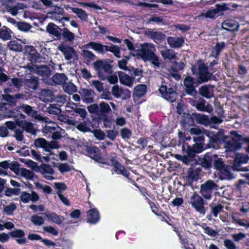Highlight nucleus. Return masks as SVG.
Listing matches in <instances>:
<instances>
[{
    "mask_svg": "<svg viewBox=\"0 0 249 249\" xmlns=\"http://www.w3.org/2000/svg\"><path fill=\"white\" fill-rule=\"evenodd\" d=\"M55 90L53 89H41L38 93L39 99L44 103L53 101Z\"/></svg>",
    "mask_w": 249,
    "mask_h": 249,
    "instance_id": "obj_13",
    "label": "nucleus"
},
{
    "mask_svg": "<svg viewBox=\"0 0 249 249\" xmlns=\"http://www.w3.org/2000/svg\"><path fill=\"white\" fill-rule=\"evenodd\" d=\"M16 205L13 203H11L4 207L3 212L7 214L10 215L12 214L13 212L16 209Z\"/></svg>",
    "mask_w": 249,
    "mask_h": 249,
    "instance_id": "obj_64",
    "label": "nucleus"
},
{
    "mask_svg": "<svg viewBox=\"0 0 249 249\" xmlns=\"http://www.w3.org/2000/svg\"><path fill=\"white\" fill-rule=\"evenodd\" d=\"M47 111L50 114L59 115L61 112V108L56 104H51L47 108Z\"/></svg>",
    "mask_w": 249,
    "mask_h": 249,
    "instance_id": "obj_53",
    "label": "nucleus"
},
{
    "mask_svg": "<svg viewBox=\"0 0 249 249\" xmlns=\"http://www.w3.org/2000/svg\"><path fill=\"white\" fill-rule=\"evenodd\" d=\"M65 133V130L59 127L54 132H53L52 138L54 140H59L64 136Z\"/></svg>",
    "mask_w": 249,
    "mask_h": 249,
    "instance_id": "obj_54",
    "label": "nucleus"
},
{
    "mask_svg": "<svg viewBox=\"0 0 249 249\" xmlns=\"http://www.w3.org/2000/svg\"><path fill=\"white\" fill-rule=\"evenodd\" d=\"M199 78L201 82H205L210 80L212 76V73L208 71V69L204 64L199 65Z\"/></svg>",
    "mask_w": 249,
    "mask_h": 249,
    "instance_id": "obj_16",
    "label": "nucleus"
},
{
    "mask_svg": "<svg viewBox=\"0 0 249 249\" xmlns=\"http://www.w3.org/2000/svg\"><path fill=\"white\" fill-rule=\"evenodd\" d=\"M27 68L30 72L36 73L42 77V81L47 84L52 85L51 79L49 78L51 74V70L46 65L37 66L36 65H28Z\"/></svg>",
    "mask_w": 249,
    "mask_h": 249,
    "instance_id": "obj_1",
    "label": "nucleus"
},
{
    "mask_svg": "<svg viewBox=\"0 0 249 249\" xmlns=\"http://www.w3.org/2000/svg\"><path fill=\"white\" fill-rule=\"evenodd\" d=\"M112 163L114 167L115 171L118 174H121L126 178H129V173L123 165L116 160H113Z\"/></svg>",
    "mask_w": 249,
    "mask_h": 249,
    "instance_id": "obj_29",
    "label": "nucleus"
},
{
    "mask_svg": "<svg viewBox=\"0 0 249 249\" xmlns=\"http://www.w3.org/2000/svg\"><path fill=\"white\" fill-rule=\"evenodd\" d=\"M9 168L15 174H18L19 172V164L16 161H12L9 163Z\"/></svg>",
    "mask_w": 249,
    "mask_h": 249,
    "instance_id": "obj_61",
    "label": "nucleus"
},
{
    "mask_svg": "<svg viewBox=\"0 0 249 249\" xmlns=\"http://www.w3.org/2000/svg\"><path fill=\"white\" fill-rule=\"evenodd\" d=\"M46 30L49 34L57 38H59L61 35L62 29L59 28L58 26L54 23H50L47 26Z\"/></svg>",
    "mask_w": 249,
    "mask_h": 249,
    "instance_id": "obj_28",
    "label": "nucleus"
},
{
    "mask_svg": "<svg viewBox=\"0 0 249 249\" xmlns=\"http://www.w3.org/2000/svg\"><path fill=\"white\" fill-rule=\"evenodd\" d=\"M216 7L214 8L211 9L207 11V13L205 14H201L199 16H214L215 14H217L219 12L223 10H226L227 9V8L225 4L220 5L216 4L215 5Z\"/></svg>",
    "mask_w": 249,
    "mask_h": 249,
    "instance_id": "obj_38",
    "label": "nucleus"
},
{
    "mask_svg": "<svg viewBox=\"0 0 249 249\" xmlns=\"http://www.w3.org/2000/svg\"><path fill=\"white\" fill-rule=\"evenodd\" d=\"M92 65L98 77L102 80H105L107 74L112 73V67L106 60H98L93 62Z\"/></svg>",
    "mask_w": 249,
    "mask_h": 249,
    "instance_id": "obj_2",
    "label": "nucleus"
},
{
    "mask_svg": "<svg viewBox=\"0 0 249 249\" xmlns=\"http://www.w3.org/2000/svg\"><path fill=\"white\" fill-rule=\"evenodd\" d=\"M156 51L155 46L152 43H144L141 45V48L138 52L139 56L151 53Z\"/></svg>",
    "mask_w": 249,
    "mask_h": 249,
    "instance_id": "obj_24",
    "label": "nucleus"
},
{
    "mask_svg": "<svg viewBox=\"0 0 249 249\" xmlns=\"http://www.w3.org/2000/svg\"><path fill=\"white\" fill-rule=\"evenodd\" d=\"M191 134L196 135L197 136L203 134L205 135L208 139L209 142L206 144V148H214L218 141V136L214 134L212 132L208 131L204 129H201L197 127H192L189 131Z\"/></svg>",
    "mask_w": 249,
    "mask_h": 249,
    "instance_id": "obj_3",
    "label": "nucleus"
},
{
    "mask_svg": "<svg viewBox=\"0 0 249 249\" xmlns=\"http://www.w3.org/2000/svg\"><path fill=\"white\" fill-rule=\"evenodd\" d=\"M17 27L20 30L27 32L30 30L32 26L29 24L27 23L18 22H17Z\"/></svg>",
    "mask_w": 249,
    "mask_h": 249,
    "instance_id": "obj_62",
    "label": "nucleus"
},
{
    "mask_svg": "<svg viewBox=\"0 0 249 249\" xmlns=\"http://www.w3.org/2000/svg\"><path fill=\"white\" fill-rule=\"evenodd\" d=\"M218 186L213 180H208L200 185L199 193L206 199L210 200L214 190H218Z\"/></svg>",
    "mask_w": 249,
    "mask_h": 249,
    "instance_id": "obj_4",
    "label": "nucleus"
},
{
    "mask_svg": "<svg viewBox=\"0 0 249 249\" xmlns=\"http://www.w3.org/2000/svg\"><path fill=\"white\" fill-rule=\"evenodd\" d=\"M146 91V86L144 85H139L134 88V94L138 97L143 96Z\"/></svg>",
    "mask_w": 249,
    "mask_h": 249,
    "instance_id": "obj_44",
    "label": "nucleus"
},
{
    "mask_svg": "<svg viewBox=\"0 0 249 249\" xmlns=\"http://www.w3.org/2000/svg\"><path fill=\"white\" fill-rule=\"evenodd\" d=\"M81 55L88 62H91L96 57L92 52L86 49L82 50Z\"/></svg>",
    "mask_w": 249,
    "mask_h": 249,
    "instance_id": "obj_48",
    "label": "nucleus"
},
{
    "mask_svg": "<svg viewBox=\"0 0 249 249\" xmlns=\"http://www.w3.org/2000/svg\"><path fill=\"white\" fill-rule=\"evenodd\" d=\"M57 167L62 174L68 172L72 169L71 166L67 163L59 164Z\"/></svg>",
    "mask_w": 249,
    "mask_h": 249,
    "instance_id": "obj_58",
    "label": "nucleus"
},
{
    "mask_svg": "<svg viewBox=\"0 0 249 249\" xmlns=\"http://www.w3.org/2000/svg\"><path fill=\"white\" fill-rule=\"evenodd\" d=\"M59 147V145L55 140H53L50 142H48L47 152L49 154L47 156L43 157V159L45 161L47 162L49 161L51 159L50 156L54 155L53 153L50 150V149H58Z\"/></svg>",
    "mask_w": 249,
    "mask_h": 249,
    "instance_id": "obj_26",
    "label": "nucleus"
},
{
    "mask_svg": "<svg viewBox=\"0 0 249 249\" xmlns=\"http://www.w3.org/2000/svg\"><path fill=\"white\" fill-rule=\"evenodd\" d=\"M240 139V135L235 136V138H232L231 140L228 141L226 147L231 151L239 149L241 147V144L238 142Z\"/></svg>",
    "mask_w": 249,
    "mask_h": 249,
    "instance_id": "obj_27",
    "label": "nucleus"
},
{
    "mask_svg": "<svg viewBox=\"0 0 249 249\" xmlns=\"http://www.w3.org/2000/svg\"><path fill=\"white\" fill-rule=\"evenodd\" d=\"M213 160V155H210L209 153H206L203 158L199 159L198 163L205 168H210L212 166Z\"/></svg>",
    "mask_w": 249,
    "mask_h": 249,
    "instance_id": "obj_25",
    "label": "nucleus"
},
{
    "mask_svg": "<svg viewBox=\"0 0 249 249\" xmlns=\"http://www.w3.org/2000/svg\"><path fill=\"white\" fill-rule=\"evenodd\" d=\"M205 103L206 101L204 99L200 98L196 104V107L199 111L211 113L213 110L212 105L209 104H207L205 105Z\"/></svg>",
    "mask_w": 249,
    "mask_h": 249,
    "instance_id": "obj_23",
    "label": "nucleus"
},
{
    "mask_svg": "<svg viewBox=\"0 0 249 249\" xmlns=\"http://www.w3.org/2000/svg\"><path fill=\"white\" fill-rule=\"evenodd\" d=\"M167 41L170 47L172 48H179L183 45L184 42L182 37H168Z\"/></svg>",
    "mask_w": 249,
    "mask_h": 249,
    "instance_id": "obj_21",
    "label": "nucleus"
},
{
    "mask_svg": "<svg viewBox=\"0 0 249 249\" xmlns=\"http://www.w3.org/2000/svg\"><path fill=\"white\" fill-rule=\"evenodd\" d=\"M144 61H149L155 68H159L160 65V58L154 53L140 55Z\"/></svg>",
    "mask_w": 249,
    "mask_h": 249,
    "instance_id": "obj_17",
    "label": "nucleus"
},
{
    "mask_svg": "<svg viewBox=\"0 0 249 249\" xmlns=\"http://www.w3.org/2000/svg\"><path fill=\"white\" fill-rule=\"evenodd\" d=\"M41 173L43 178L48 180H53L55 178L53 176L54 174V171L52 167L46 164H42L40 166Z\"/></svg>",
    "mask_w": 249,
    "mask_h": 249,
    "instance_id": "obj_14",
    "label": "nucleus"
},
{
    "mask_svg": "<svg viewBox=\"0 0 249 249\" xmlns=\"http://www.w3.org/2000/svg\"><path fill=\"white\" fill-rule=\"evenodd\" d=\"M25 8H26V6L24 4L20 2L14 6H6L5 7V10L13 16L17 14H22V13H23V16H27L26 12L24 10Z\"/></svg>",
    "mask_w": 249,
    "mask_h": 249,
    "instance_id": "obj_12",
    "label": "nucleus"
},
{
    "mask_svg": "<svg viewBox=\"0 0 249 249\" xmlns=\"http://www.w3.org/2000/svg\"><path fill=\"white\" fill-rule=\"evenodd\" d=\"M210 87V85H204L201 87L199 89L200 94L206 98H211L213 96V93L212 91L209 89V87Z\"/></svg>",
    "mask_w": 249,
    "mask_h": 249,
    "instance_id": "obj_45",
    "label": "nucleus"
},
{
    "mask_svg": "<svg viewBox=\"0 0 249 249\" xmlns=\"http://www.w3.org/2000/svg\"><path fill=\"white\" fill-rule=\"evenodd\" d=\"M20 198L24 203H27L30 201L36 202L38 200L39 196L34 191H32L31 194L24 191L21 192Z\"/></svg>",
    "mask_w": 249,
    "mask_h": 249,
    "instance_id": "obj_15",
    "label": "nucleus"
},
{
    "mask_svg": "<svg viewBox=\"0 0 249 249\" xmlns=\"http://www.w3.org/2000/svg\"><path fill=\"white\" fill-rule=\"evenodd\" d=\"M196 118L198 123L205 125H208L210 123L209 117L204 114H196Z\"/></svg>",
    "mask_w": 249,
    "mask_h": 249,
    "instance_id": "obj_47",
    "label": "nucleus"
},
{
    "mask_svg": "<svg viewBox=\"0 0 249 249\" xmlns=\"http://www.w3.org/2000/svg\"><path fill=\"white\" fill-rule=\"evenodd\" d=\"M87 222L91 224H94L99 220V214L98 211L95 209H90L88 212Z\"/></svg>",
    "mask_w": 249,
    "mask_h": 249,
    "instance_id": "obj_31",
    "label": "nucleus"
},
{
    "mask_svg": "<svg viewBox=\"0 0 249 249\" xmlns=\"http://www.w3.org/2000/svg\"><path fill=\"white\" fill-rule=\"evenodd\" d=\"M119 80L122 84L124 85L129 87H131L133 85V80L127 74L124 73L122 71L118 72Z\"/></svg>",
    "mask_w": 249,
    "mask_h": 249,
    "instance_id": "obj_32",
    "label": "nucleus"
},
{
    "mask_svg": "<svg viewBox=\"0 0 249 249\" xmlns=\"http://www.w3.org/2000/svg\"><path fill=\"white\" fill-rule=\"evenodd\" d=\"M223 210V206L221 204H218L213 207L211 210V213L214 217H216L218 214Z\"/></svg>",
    "mask_w": 249,
    "mask_h": 249,
    "instance_id": "obj_59",
    "label": "nucleus"
},
{
    "mask_svg": "<svg viewBox=\"0 0 249 249\" xmlns=\"http://www.w3.org/2000/svg\"><path fill=\"white\" fill-rule=\"evenodd\" d=\"M15 123L16 124L22 127V130L26 132L35 135L36 129L34 127L33 124L25 120H20L17 117H15Z\"/></svg>",
    "mask_w": 249,
    "mask_h": 249,
    "instance_id": "obj_9",
    "label": "nucleus"
},
{
    "mask_svg": "<svg viewBox=\"0 0 249 249\" xmlns=\"http://www.w3.org/2000/svg\"><path fill=\"white\" fill-rule=\"evenodd\" d=\"M18 109H21L22 110L29 116L33 117L36 111L34 109V107L28 105H22L18 107Z\"/></svg>",
    "mask_w": 249,
    "mask_h": 249,
    "instance_id": "obj_42",
    "label": "nucleus"
},
{
    "mask_svg": "<svg viewBox=\"0 0 249 249\" xmlns=\"http://www.w3.org/2000/svg\"><path fill=\"white\" fill-rule=\"evenodd\" d=\"M34 144L36 147L42 148L47 152L48 142L45 139L39 138L36 139Z\"/></svg>",
    "mask_w": 249,
    "mask_h": 249,
    "instance_id": "obj_49",
    "label": "nucleus"
},
{
    "mask_svg": "<svg viewBox=\"0 0 249 249\" xmlns=\"http://www.w3.org/2000/svg\"><path fill=\"white\" fill-rule=\"evenodd\" d=\"M44 214L48 218L49 221L54 222L56 224L60 225L64 220L63 217L57 215L54 213H44Z\"/></svg>",
    "mask_w": 249,
    "mask_h": 249,
    "instance_id": "obj_37",
    "label": "nucleus"
},
{
    "mask_svg": "<svg viewBox=\"0 0 249 249\" xmlns=\"http://www.w3.org/2000/svg\"><path fill=\"white\" fill-rule=\"evenodd\" d=\"M99 108V116L105 123L107 121V117L106 114L109 113L111 111V109L109 105L105 102H102L100 103Z\"/></svg>",
    "mask_w": 249,
    "mask_h": 249,
    "instance_id": "obj_20",
    "label": "nucleus"
},
{
    "mask_svg": "<svg viewBox=\"0 0 249 249\" xmlns=\"http://www.w3.org/2000/svg\"><path fill=\"white\" fill-rule=\"evenodd\" d=\"M189 203L196 211L201 214H205L204 200L201 196L195 193L190 197Z\"/></svg>",
    "mask_w": 249,
    "mask_h": 249,
    "instance_id": "obj_6",
    "label": "nucleus"
},
{
    "mask_svg": "<svg viewBox=\"0 0 249 249\" xmlns=\"http://www.w3.org/2000/svg\"><path fill=\"white\" fill-rule=\"evenodd\" d=\"M24 84L28 88L35 90L39 86L38 78L36 76H31L29 78L25 80Z\"/></svg>",
    "mask_w": 249,
    "mask_h": 249,
    "instance_id": "obj_33",
    "label": "nucleus"
},
{
    "mask_svg": "<svg viewBox=\"0 0 249 249\" xmlns=\"http://www.w3.org/2000/svg\"><path fill=\"white\" fill-rule=\"evenodd\" d=\"M231 166L227 165L220 172L219 178L221 180H231L235 178L234 174L232 172Z\"/></svg>",
    "mask_w": 249,
    "mask_h": 249,
    "instance_id": "obj_18",
    "label": "nucleus"
},
{
    "mask_svg": "<svg viewBox=\"0 0 249 249\" xmlns=\"http://www.w3.org/2000/svg\"><path fill=\"white\" fill-rule=\"evenodd\" d=\"M8 48L11 51L14 52H22V46L17 40H11L7 45Z\"/></svg>",
    "mask_w": 249,
    "mask_h": 249,
    "instance_id": "obj_40",
    "label": "nucleus"
},
{
    "mask_svg": "<svg viewBox=\"0 0 249 249\" xmlns=\"http://www.w3.org/2000/svg\"><path fill=\"white\" fill-rule=\"evenodd\" d=\"M160 53L164 59H169L170 61L178 59L176 56L175 51L171 49L161 50Z\"/></svg>",
    "mask_w": 249,
    "mask_h": 249,
    "instance_id": "obj_34",
    "label": "nucleus"
},
{
    "mask_svg": "<svg viewBox=\"0 0 249 249\" xmlns=\"http://www.w3.org/2000/svg\"><path fill=\"white\" fill-rule=\"evenodd\" d=\"M19 193L20 189L19 188H8L5 191V195L7 196H11L13 195L18 196Z\"/></svg>",
    "mask_w": 249,
    "mask_h": 249,
    "instance_id": "obj_60",
    "label": "nucleus"
},
{
    "mask_svg": "<svg viewBox=\"0 0 249 249\" xmlns=\"http://www.w3.org/2000/svg\"><path fill=\"white\" fill-rule=\"evenodd\" d=\"M224 246L227 249H237L235 244L230 239H225L224 241Z\"/></svg>",
    "mask_w": 249,
    "mask_h": 249,
    "instance_id": "obj_63",
    "label": "nucleus"
},
{
    "mask_svg": "<svg viewBox=\"0 0 249 249\" xmlns=\"http://www.w3.org/2000/svg\"><path fill=\"white\" fill-rule=\"evenodd\" d=\"M62 36L64 39L66 41H71L74 38V34L68 30L67 28H64L62 31Z\"/></svg>",
    "mask_w": 249,
    "mask_h": 249,
    "instance_id": "obj_51",
    "label": "nucleus"
},
{
    "mask_svg": "<svg viewBox=\"0 0 249 249\" xmlns=\"http://www.w3.org/2000/svg\"><path fill=\"white\" fill-rule=\"evenodd\" d=\"M67 96L64 94L59 93L55 94V91L54 93V96L53 101L61 104H64L67 102Z\"/></svg>",
    "mask_w": 249,
    "mask_h": 249,
    "instance_id": "obj_50",
    "label": "nucleus"
},
{
    "mask_svg": "<svg viewBox=\"0 0 249 249\" xmlns=\"http://www.w3.org/2000/svg\"><path fill=\"white\" fill-rule=\"evenodd\" d=\"M58 49L62 53L67 60H71L75 53V51L72 48L64 45L59 46Z\"/></svg>",
    "mask_w": 249,
    "mask_h": 249,
    "instance_id": "obj_22",
    "label": "nucleus"
},
{
    "mask_svg": "<svg viewBox=\"0 0 249 249\" xmlns=\"http://www.w3.org/2000/svg\"><path fill=\"white\" fill-rule=\"evenodd\" d=\"M160 92L162 94V97L170 102H175L178 97L177 92L172 88H168L163 83L159 89Z\"/></svg>",
    "mask_w": 249,
    "mask_h": 249,
    "instance_id": "obj_7",
    "label": "nucleus"
},
{
    "mask_svg": "<svg viewBox=\"0 0 249 249\" xmlns=\"http://www.w3.org/2000/svg\"><path fill=\"white\" fill-rule=\"evenodd\" d=\"M107 48L106 49V52L109 51L113 53L114 55L120 58V48L117 46L112 45L110 46H107Z\"/></svg>",
    "mask_w": 249,
    "mask_h": 249,
    "instance_id": "obj_55",
    "label": "nucleus"
},
{
    "mask_svg": "<svg viewBox=\"0 0 249 249\" xmlns=\"http://www.w3.org/2000/svg\"><path fill=\"white\" fill-rule=\"evenodd\" d=\"M213 166L219 172L227 165L224 163L222 159L218 157L217 155L213 154Z\"/></svg>",
    "mask_w": 249,
    "mask_h": 249,
    "instance_id": "obj_36",
    "label": "nucleus"
},
{
    "mask_svg": "<svg viewBox=\"0 0 249 249\" xmlns=\"http://www.w3.org/2000/svg\"><path fill=\"white\" fill-rule=\"evenodd\" d=\"M144 35L151 39L161 42L164 39L165 35L160 32L154 31L152 29H147L144 31Z\"/></svg>",
    "mask_w": 249,
    "mask_h": 249,
    "instance_id": "obj_19",
    "label": "nucleus"
},
{
    "mask_svg": "<svg viewBox=\"0 0 249 249\" xmlns=\"http://www.w3.org/2000/svg\"><path fill=\"white\" fill-rule=\"evenodd\" d=\"M225 43L223 42L217 43L212 52V56L217 58L219 56L220 52L224 48Z\"/></svg>",
    "mask_w": 249,
    "mask_h": 249,
    "instance_id": "obj_52",
    "label": "nucleus"
},
{
    "mask_svg": "<svg viewBox=\"0 0 249 249\" xmlns=\"http://www.w3.org/2000/svg\"><path fill=\"white\" fill-rule=\"evenodd\" d=\"M31 222L36 226H41L44 222V218L37 215H34L31 217Z\"/></svg>",
    "mask_w": 249,
    "mask_h": 249,
    "instance_id": "obj_56",
    "label": "nucleus"
},
{
    "mask_svg": "<svg viewBox=\"0 0 249 249\" xmlns=\"http://www.w3.org/2000/svg\"><path fill=\"white\" fill-rule=\"evenodd\" d=\"M62 89L64 91L69 94H71L77 91L76 86L71 82H65L62 86Z\"/></svg>",
    "mask_w": 249,
    "mask_h": 249,
    "instance_id": "obj_39",
    "label": "nucleus"
},
{
    "mask_svg": "<svg viewBox=\"0 0 249 249\" xmlns=\"http://www.w3.org/2000/svg\"><path fill=\"white\" fill-rule=\"evenodd\" d=\"M11 31L6 26H3L0 29V38L6 41L11 38Z\"/></svg>",
    "mask_w": 249,
    "mask_h": 249,
    "instance_id": "obj_41",
    "label": "nucleus"
},
{
    "mask_svg": "<svg viewBox=\"0 0 249 249\" xmlns=\"http://www.w3.org/2000/svg\"><path fill=\"white\" fill-rule=\"evenodd\" d=\"M79 93L84 103H91L94 101L95 93L93 90L90 89H80Z\"/></svg>",
    "mask_w": 249,
    "mask_h": 249,
    "instance_id": "obj_11",
    "label": "nucleus"
},
{
    "mask_svg": "<svg viewBox=\"0 0 249 249\" xmlns=\"http://www.w3.org/2000/svg\"><path fill=\"white\" fill-rule=\"evenodd\" d=\"M20 175L28 179H30L33 177V172L26 168H21L19 170Z\"/></svg>",
    "mask_w": 249,
    "mask_h": 249,
    "instance_id": "obj_57",
    "label": "nucleus"
},
{
    "mask_svg": "<svg viewBox=\"0 0 249 249\" xmlns=\"http://www.w3.org/2000/svg\"><path fill=\"white\" fill-rule=\"evenodd\" d=\"M50 79L52 85L54 83L56 85L63 86L64 83L68 80V77L64 73H58L54 74Z\"/></svg>",
    "mask_w": 249,
    "mask_h": 249,
    "instance_id": "obj_30",
    "label": "nucleus"
},
{
    "mask_svg": "<svg viewBox=\"0 0 249 249\" xmlns=\"http://www.w3.org/2000/svg\"><path fill=\"white\" fill-rule=\"evenodd\" d=\"M86 47H90L92 49L98 52L104 53L106 52V49L107 45H103L101 43H97L95 42H91L86 45Z\"/></svg>",
    "mask_w": 249,
    "mask_h": 249,
    "instance_id": "obj_35",
    "label": "nucleus"
},
{
    "mask_svg": "<svg viewBox=\"0 0 249 249\" xmlns=\"http://www.w3.org/2000/svg\"><path fill=\"white\" fill-rule=\"evenodd\" d=\"M182 150L183 152V155H177L176 158L178 160L182 161L186 165L189 164L190 162L193 160L194 158L195 157L196 153L194 150L189 145H187V148H185V146H182Z\"/></svg>",
    "mask_w": 249,
    "mask_h": 249,
    "instance_id": "obj_5",
    "label": "nucleus"
},
{
    "mask_svg": "<svg viewBox=\"0 0 249 249\" xmlns=\"http://www.w3.org/2000/svg\"><path fill=\"white\" fill-rule=\"evenodd\" d=\"M111 93L117 99L122 97L123 100H125L130 97V91L127 89H123L118 85H115L112 87Z\"/></svg>",
    "mask_w": 249,
    "mask_h": 249,
    "instance_id": "obj_8",
    "label": "nucleus"
},
{
    "mask_svg": "<svg viewBox=\"0 0 249 249\" xmlns=\"http://www.w3.org/2000/svg\"><path fill=\"white\" fill-rule=\"evenodd\" d=\"M15 111L14 109H6V112L4 113V114H2L4 117H7V118H14L15 119V117H17L19 119H22L23 120H25L26 118V116L20 113L18 114V116L15 115Z\"/></svg>",
    "mask_w": 249,
    "mask_h": 249,
    "instance_id": "obj_46",
    "label": "nucleus"
},
{
    "mask_svg": "<svg viewBox=\"0 0 249 249\" xmlns=\"http://www.w3.org/2000/svg\"><path fill=\"white\" fill-rule=\"evenodd\" d=\"M2 99L5 102L2 105H8L11 107H15L17 103V100L23 98L24 95L21 93L16 94L14 95L9 94L1 95Z\"/></svg>",
    "mask_w": 249,
    "mask_h": 249,
    "instance_id": "obj_10",
    "label": "nucleus"
},
{
    "mask_svg": "<svg viewBox=\"0 0 249 249\" xmlns=\"http://www.w3.org/2000/svg\"><path fill=\"white\" fill-rule=\"evenodd\" d=\"M47 124H45V125L43 127V131L45 133H47L50 132L53 133V132H54L57 128L59 127L58 125L51 121H49L47 123Z\"/></svg>",
    "mask_w": 249,
    "mask_h": 249,
    "instance_id": "obj_43",
    "label": "nucleus"
}]
</instances>
